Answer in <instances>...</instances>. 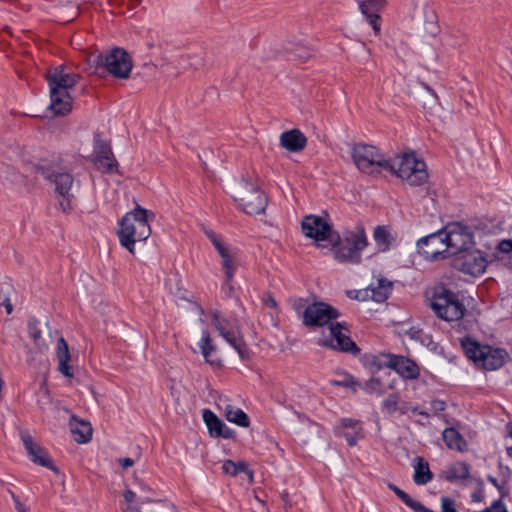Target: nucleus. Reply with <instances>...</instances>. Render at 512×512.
<instances>
[{"label": "nucleus", "instance_id": "35", "mask_svg": "<svg viewBox=\"0 0 512 512\" xmlns=\"http://www.w3.org/2000/svg\"><path fill=\"white\" fill-rule=\"evenodd\" d=\"M203 420L213 437H217L224 423L212 411L206 409L203 411Z\"/></svg>", "mask_w": 512, "mask_h": 512}, {"label": "nucleus", "instance_id": "41", "mask_svg": "<svg viewBox=\"0 0 512 512\" xmlns=\"http://www.w3.org/2000/svg\"><path fill=\"white\" fill-rule=\"evenodd\" d=\"M40 393L42 394V398L38 399V404L40 408L44 410L53 402L45 381L40 386Z\"/></svg>", "mask_w": 512, "mask_h": 512}, {"label": "nucleus", "instance_id": "64", "mask_svg": "<svg viewBox=\"0 0 512 512\" xmlns=\"http://www.w3.org/2000/svg\"><path fill=\"white\" fill-rule=\"evenodd\" d=\"M8 290V288H6ZM3 294H8V291H4L2 287H0V296H3Z\"/></svg>", "mask_w": 512, "mask_h": 512}, {"label": "nucleus", "instance_id": "56", "mask_svg": "<svg viewBox=\"0 0 512 512\" xmlns=\"http://www.w3.org/2000/svg\"><path fill=\"white\" fill-rule=\"evenodd\" d=\"M233 435H234V432L231 429L227 428L224 424L223 428L220 430V433L218 434L217 437H223V438L229 439V438H232Z\"/></svg>", "mask_w": 512, "mask_h": 512}, {"label": "nucleus", "instance_id": "4", "mask_svg": "<svg viewBox=\"0 0 512 512\" xmlns=\"http://www.w3.org/2000/svg\"><path fill=\"white\" fill-rule=\"evenodd\" d=\"M232 196L238 207L249 215L265 212L268 199L259 185L249 176L242 178L231 188Z\"/></svg>", "mask_w": 512, "mask_h": 512}, {"label": "nucleus", "instance_id": "58", "mask_svg": "<svg viewBox=\"0 0 512 512\" xmlns=\"http://www.w3.org/2000/svg\"><path fill=\"white\" fill-rule=\"evenodd\" d=\"M358 425V421H355L353 419H343L342 420V426L343 427H349V428H355Z\"/></svg>", "mask_w": 512, "mask_h": 512}, {"label": "nucleus", "instance_id": "63", "mask_svg": "<svg viewBox=\"0 0 512 512\" xmlns=\"http://www.w3.org/2000/svg\"><path fill=\"white\" fill-rule=\"evenodd\" d=\"M506 452H507L508 456L512 458V447H508L506 449Z\"/></svg>", "mask_w": 512, "mask_h": 512}, {"label": "nucleus", "instance_id": "37", "mask_svg": "<svg viewBox=\"0 0 512 512\" xmlns=\"http://www.w3.org/2000/svg\"><path fill=\"white\" fill-rule=\"evenodd\" d=\"M29 333L30 337L32 338L33 342L39 347L41 350H45L48 348L50 341V336L43 335V331L37 327L36 325H30L29 326Z\"/></svg>", "mask_w": 512, "mask_h": 512}, {"label": "nucleus", "instance_id": "5", "mask_svg": "<svg viewBox=\"0 0 512 512\" xmlns=\"http://www.w3.org/2000/svg\"><path fill=\"white\" fill-rule=\"evenodd\" d=\"M164 501L157 498L156 492L145 482L135 477L125 485L120 503L123 512H149L151 507Z\"/></svg>", "mask_w": 512, "mask_h": 512}, {"label": "nucleus", "instance_id": "11", "mask_svg": "<svg viewBox=\"0 0 512 512\" xmlns=\"http://www.w3.org/2000/svg\"><path fill=\"white\" fill-rule=\"evenodd\" d=\"M368 237L362 223H357L352 228H347L339 233L337 243H332L330 249L338 256H352L362 253L368 246Z\"/></svg>", "mask_w": 512, "mask_h": 512}, {"label": "nucleus", "instance_id": "18", "mask_svg": "<svg viewBox=\"0 0 512 512\" xmlns=\"http://www.w3.org/2000/svg\"><path fill=\"white\" fill-rule=\"evenodd\" d=\"M361 14L366 18L368 23L372 26L375 34H379L380 15L379 12L384 8L385 0H356Z\"/></svg>", "mask_w": 512, "mask_h": 512}, {"label": "nucleus", "instance_id": "28", "mask_svg": "<svg viewBox=\"0 0 512 512\" xmlns=\"http://www.w3.org/2000/svg\"><path fill=\"white\" fill-rule=\"evenodd\" d=\"M442 439L449 449L458 452L467 450V443L463 436L455 428H446L442 433Z\"/></svg>", "mask_w": 512, "mask_h": 512}, {"label": "nucleus", "instance_id": "23", "mask_svg": "<svg viewBox=\"0 0 512 512\" xmlns=\"http://www.w3.org/2000/svg\"><path fill=\"white\" fill-rule=\"evenodd\" d=\"M306 144V136L298 129L285 131L280 135V145L290 152L302 151Z\"/></svg>", "mask_w": 512, "mask_h": 512}, {"label": "nucleus", "instance_id": "17", "mask_svg": "<svg viewBox=\"0 0 512 512\" xmlns=\"http://www.w3.org/2000/svg\"><path fill=\"white\" fill-rule=\"evenodd\" d=\"M417 251L423 256H441L448 252L443 228L420 238L417 241Z\"/></svg>", "mask_w": 512, "mask_h": 512}, {"label": "nucleus", "instance_id": "16", "mask_svg": "<svg viewBox=\"0 0 512 512\" xmlns=\"http://www.w3.org/2000/svg\"><path fill=\"white\" fill-rule=\"evenodd\" d=\"M93 163L95 167L103 173H113L117 171V163L113 157L108 143L100 139L99 135L94 139Z\"/></svg>", "mask_w": 512, "mask_h": 512}, {"label": "nucleus", "instance_id": "38", "mask_svg": "<svg viewBox=\"0 0 512 512\" xmlns=\"http://www.w3.org/2000/svg\"><path fill=\"white\" fill-rule=\"evenodd\" d=\"M222 267L228 281L232 280L234 271L239 267L237 258H223Z\"/></svg>", "mask_w": 512, "mask_h": 512}, {"label": "nucleus", "instance_id": "42", "mask_svg": "<svg viewBox=\"0 0 512 512\" xmlns=\"http://www.w3.org/2000/svg\"><path fill=\"white\" fill-rule=\"evenodd\" d=\"M403 502L410 507L414 512H434L425 506H423L419 501L414 500L408 494L403 499Z\"/></svg>", "mask_w": 512, "mask_h": 512}, {"label": "nucleus", "instance_id": "60", "mask_svg": "<svg viewBox=\"0 0 512 512\" xmlns=\"http://www.w3.org/2000/svg\"><path fill=\"white\" fill-rule=\"evenodd\" d=\"M247 476L250 482H253L254 476L253 471L247 469V466L245 465V470H242Z\"/></svg>", "mask_w": 512, "mask_h": 512}, {"label": "nucleus", "instance_id": "19", "mask_svg": "<svg viewBox=\"0 0 512 512\" xmlns=\"http://www.w3.org/2000/svg\"><path fill=\"white\" fill-rule=\"evenodd\" d=\"M451 265L465 275L477 277L485 272L487 261L486 258H453Z\"/></svg>", "mask_w": 512, "mask_h": 512}, {"label": "nucleus", "instance_id": "49", "mask_svg": "<svg viewBox=\"0 0 512 512\" xmlns=\"http://www.w3.org/2000/svg\"><path fill=\"white\" fill-rule=\"evenodd\" d=\"M211 242L217 249L220 256H228V250L220 238L215 237L214 239L211 240Z\"/></svg>", "mask_w": 512, "mask_h": 512}, {"label": "nucleus", "instance_id": "7", "mask_svg": "<svg viewBox=\"0 0 512 512\" xmlns=\"http://www.w3.org/2000/svg\"><path fill=\"white\" fill-rule=\"evenodd\" d=\"M429 301L435 314L445 321H457L464 316L465 306L455 293L443 286L431 290Z\"/></svg>", "mask_w": 512, "mask_h": 512}, {"label": "nucleus", "instance_id": "36", "mask_svg": "<svg viewBox=\"0 0 512 512\" xmlns=\"http://www.w3.org/2000/svg\"><path fill=\"white\" fill-rule=\"evenodd\" d=\"M338 379H333L330 381V384L333 386H342L351 389L353 392H356L361 387V383H359L352 375L342 372L338 374Z\"/></svg>", "mask_w": 512, "mask_h": 512}, {"label": "nucleus", "instance_id": "8", "mask_svg": "<svg viewBox=\"0 0 512 512\" xmlns=\"http://www.w3.org/2000/svg\"><path fill=\"white\" fill-rule=\"evenodd\" d=\"M89 63L96 68H104L113 77L120 79H127L132 70L131 57L122 48H114L105 55L101 53L91 55Z\"/></svg>", "mask_w": 512, "mask_h": 512}, {"label": "nucleus", "instance_id": "61", "mask_svg": "<svg viewBox=\"0 0 512 512\" xmlns=\"http://www.w3.org/2000/svg\"><path fill=\"white\" fill-rule=\"evenodd\" d=\"M205 234L207 235V237H208L210 240H212V239H214L215 237H217V236H216L212 231H210V230H206V231H205Z\"/></svg>", "mask_w": 512, "mask_h": 512}, {"label": "nucleus", "instance_id": "59", "mask_svg": "<svg viewBox=\"0 0 512 512\" xmlns=\"http://www.w3.org/2000/svg\"><path fill=\"white\" fill-rule=\"evenodd\" d=\"M487 479H488V481H489L493 486H495L498 490H501V487H500V485L498 484V482H497V479H496V478H494L493 476H488V478H487Z\"/></svg>", "mask_w": 512, "mask_h": 512}, {"label": "nucleus", "instance_id": "15", "mask_svg": "<svg viewBox=\"0 0 512 512\" xmlns=\"http://www.w3.org/2000/svg\"><path fill=\"white\" fill-rule=\"evenodd\" d=\"M212 323L219 335L222 336L239 354L241 359H248L250 351L239 329L228 320L221 318L218 313L213 314Z\"/></svg>", "mask_w": 512, "mask_h": 512}, {"label": "nucleus", "instance_id": "12", "mask_svg": "<svg viewBox=\"0 0 512 512\" xmlns=\"http://www.w3.org/2000/svg\"><path fill=\"white\" fill-rule=\"evenodd\" d=\"M352 158L356 167L363 173L375 174L390 167L389 160L375 146L356 144L352 149Z\"/></svg>", "mask_w": 512, "mask_h": 512}, {"label": "nucleus", "instance_id": "26", "mask_svg": "<svg viewBox=\"0 0 512 512\" xmlns=\"http://www.w3.org/2000/svg\"><path fill=\"white\" fill-rule=\"evenodd\" d=\"M391 369L406 379H416L419 376L418 366L403 356L394 355Z\"/></svg>", "mask_w": 512, "mask_h": 512}, {"label": "nucleus", "instance_id": "29", "mask_svg": "<svg viewBox=\"0 0 512 512\" xmlns=\"http://www.w3.org/2000/svg\"><path fill=\"white\" fill-rule=\"evenodd\" d=\"M433 478V474L430 471L428 462L424 461L422 457H416L414 459V475L413 480L417 485H425L430 482Z\"/></svg>", "mask_w": 512, "mask_h": 512}, {"label": "nucleus", "instance_id": "57", "mask_svg": "<svg viewBox=\"0 0 512 512\" xmlns=\"http://www.w3.org/2000/svg\"><path fill=\"white\" fill-rule=\"evenodd\" d=\"M118 462H119V464H120L124 469H127V468L131 467V466L134 464L133 459L128 458V457H126V458H119V459H118Z\"/></svg>", "mask_w": 512, "mask_h": 512}, {"label": "nucleus", "instance_id": "55", "mask_svg": "<svg viewBox=\"0 0 512 512\" xmlns=\"http://www.w3.org/2000/svg\"><path fill=\"white\" fill-rule=\"evenodd\" d=\"M389 489H391L402 501L407 496V493L398 488L396 485L390 483L388 484Z\"/></svg>", "mask_w": 512, "mask_h": 512}, {"label": "nucleus", "instance_id": "46", "mask_svg": "<svg viewBox=\"0 0 512 512\" xmlns=\"http://www.w3.org/2000/svg\"><path fill=\"white\" fill-rule=\"evenodd\" d=\"M398 410L401 414H406L408 411H412L413 413H418L423 416H429L428 412L425 411H418L416 407H411L408 403L404 402L401 405H399Z\"/></svg>", "mask_w": 512, "mask_h": 512}, {"label": "nucleus", "instance_id": "44", "mask_svg": "<svg viewBox=\"0 0 512 512\" xmlns=\"http://www.w3.org/2000/svg\"><path fill=\"white\" fill-rule=\"evenodd\" d=\"M441 512H458L454 500L449 497H442Z\"/></svg>", "mask_w": 512, "mask_h": 512}, {"label": "nucleus", "instance_id": "40", "mask_svg": "<svg viewBox=\"0 0 512 512\" xmlns=\"http://www.w3.org/2000/svg\"><path fill=\"white\" fill-rule=\"evenodd\" d=\"M383 409L388 414H393L399 407V395L397 393L390 394L382 403Z\"/></svg>", "mask_w": 512, "mask_h": 512}, {"label": "nucleus", "instance_id": "47", "mask_svg": "<svg viewBox=\"0 0 512 512\" xmlns=\"http://www.w3.org/2000/svg\"><path fill=\"white\" fill-rule=\"evenodd\" d=\"M211 242L217 249L220 256H228V250L220 238L215 237L214 239L211 240Z\"/></svg>", "mask_w": 512, "mask_h": 512}, {"label": "nucleus", "instance_id": "24", "mask_svg": "<svg viewBox=\"0 0 512 512\" xmlns=\"http://www.w3.org/2000/svg\"><path fill=\"white\" fill-rule=\"evenodd\" d=\"M56 356L59 372L65 377L71 378L73 376L72 367L69 365L71 356L68 344L62 336L57 339Z\"/></svg>", "mask_w": 512, "mask_h": 512}, {"label": "nucleus", "instance_id": "54", "mask_svg": "<svg viewBox=\"0 0 512 512\" xmlns=\"http://www.w3.org/2000/svg\"><path fill=\"white\" fill-rule=\"evenodd\" d=\"M11 497L13 499L15 509L17 512H26L25 506L20 502V500L16 497V495L13 492H10Z\"/></svg>", "mask_w": 512, "mask_h": 512}, {"label": "nucleus", "instance_id": "27", "mask_svg": "<svg viewBox=\"0 0 512 512\" xmlns=\"http://www.w3.org/2000/svg\"><path fill=\"white\" fill-rule=\"evenodd\" d=\"M277 52L288 59L295 58L300 61H305L311 56V51L307 47L291 41L281 44Z\"/></svg>", "mask_w": 512, "mask_h": 512}, {"label": "nucleus", "instance_id": "6", "mask_svg": "<svg viewBox=\"0 0 512 512\" xmlns=\"http://www.w3.org/2000/svg\"><path fill=\"white\" fill-rule=\"evenodd\" d=\"M389 165L386 171L395 174L410 185L419 186L428 180L425 162L418 159L413 152L396 156L393 160H389Z\"/></svg>", "mask_w": 512, "mask_h": 512}, {"label": "nucleus", "instance_id": "2", "mask_svg": "<svg viewBox=\"0 0 512 512\" xmlns=\"http://www.w3.org/2000/svg\"><path fill=\"white\" fill-rule=\"evenodd\" d=\"M46 78L50 88V109L56 115H66L71 111L72 105V98L68 89L78 83L80 75L76 73H66L65 67L59 65L50 70Z\"/></svg>", "mask_w": 512, "mask_h": 512}, {"label": "nucleus", "instance_id": "34", "mask_svg": "<svg viewBox=\"0 0 512 512\" xmlns=\"http://www.w3.org/2000/svg\"><path fill=\"white\" fill-rule=\"evenodd\" d=\"M470 477V467L465 462H457L447 470L446 479L449 481L465 480Z\"/></svg>", "mask_w": 512, "mask_h": 512}, {"label": "nucleus", "instance_id": "62", "mask_svg": "<svg viewBox=\"0 0 512 512\" xmlns=\"http://www.w3.org/2000/svg\"><path fill=\"white\" fill-rule=\"evenodd\" d=\"M423 86L431 93V95L435 98V100H437L436 93L431 88H429L427 85H423Z\"/></svg>", "mask_w": 512, "mask_h": 512}, {"label": "nucleus", "instance_id": "9", "mask_svg": "<svg viewBox=\"0 0 512 512\" xmlns=\"http://www.w3.org/2000/svg\"><path fill=\"white\" fill-rule=\"evenodd\" d=\"M461 346L467 357L485 370L498 369L505 362L506 353L503 350L482 346L469 337L461 340Z\"/></svg>", "mask_w": 512, "mask_h": 512}, {"label": "nucleus", "instance_id": "43", "mask_svg": "<svg viewBox=\"0 0 512 512\" xmlns=\"http://www.w3.org/2000/svg\"><path fill=\"white\" fill-rule=\"evenodd\" d=\"M495 250L501 254L512 253V239H502L495 243Z\"/></svg>", "mask_w": 512, "mask_h": 512}, {"label": "nucleus", "instance_id": "39", "mask_svg": "<svg viewBox=\"0 0 512 512\" xmlns=\"http://www.w3.org/2000/svg\"><path fill=\"white\" fill-rule=\"evenodd\" d=\"M222 469L224 473L235 476L239 471L245 470V462L235 463L232 460H225Z\"/></svg>", "mask_w": 512, "mask_h": 512}, {"label": "nucleus", "instance_id": "45", "mask_svg": "<svg viewBox=\"0 0 512 512\" xmlns=\"http://www.w3.org/2000/svg\"><path fill=\"white\" fill-rule=\"evenodd\" d=\"M341 435L346 439L349 446H355L357 444V439L362 436L359 430L355 431L353 434L349 432H342Z\"/></svg>", "mask_w": 512, "mask_h": 512}, {"label": "nucleus", "instance_id": "21", "mask_svg": "<svg viewBox=\"0 0 512 512\" xmlns=\"http://www.w3.org/2000/svg\"><path fill=\"white\" fill-rule=\"evenodd\" d=\"M21 439L29 456L31 457V460L34 463L56 471V469L52 466L50 459L47 457L45 451L34 443L33 438L27 431L21 432Z\"/></svg>", "mask_w": 512, "mask_h": 512}, {"label": "nucleus", "instance_id": "53", "mask_svg": "<svg viewBox=\"0 0 512 512\" xmlns=\"http://www.w3.org/2000/svg\"><path fill=\"white\" fill-rule=\"evenodd\" d=\"M263 304L266 306V307H269L271 309H277L278 307V304L276 302V300L274 299V297L270 294L266 295L264 298H263Z\"/></svg>", "mask_w": 512, "mask_h": 512}, {"label": "nucleus", "instance_id": "33", "mask_svg": "<svg viewBox=\"0 0 512 512\" xmlns=\"http://www.w3.org/2000/svg\"><path fill=\"white\" fill-rule=\"evenodd\" d=\"M388 387L389 385L385 382L382 376H377L375 373H373L368 381H366L363 385L361 384L360 388L370 394L381 395L386 391Z\"/></svg>", "mask_w": 512, "mask_h": 512}, {"label": "nucleus", "instance_id": "20", "mask_svg": "<svg viewBox=\"0 0 512 512\" xmlns=\"http://www.w3.org/2000/svg\"><path fill=\"white\" fill-rule=\"evenodd\" d=\"M373 240L377 252L385 253L396 244L397 234L390 226L378 225L373 230Z\"/></svg>", "mask_w": 512, "mask_h": 512}, {"label": "nucleus", "instance_id": "3", "mask_svg": "<svg viewBox=\"0 0 512 512\" xmlns=\"http://www.w3.org/2000/svg\"><path fill=\"white\" fill-rule=\"evenodd\" d=\"M149 217L154 218V214L137 205L121 219V227L117 234L121 245L127 248L130 253H134L136 241L146 240L150 236Z\"/></svg>", "mask_w": 512, "mask_h": 512}, {"label": "nucleus", "instance_id": "13", "mask_svg": "<svg viewBox=\"0 0 512 512\" xmlns=\"http://www.w3.org/2000/svg\"><path fill=\"white\" fill-rule=\"evenodd\" d=\"M303 234L315 240L316 242H325L323 247H331L332 243H337L339 232L334 230L332 225L317 215H307L301 222Z\"/></svg>", "mask_w": 512, "mask_h": 512}, {"label": "nucleus", "instance_id": "31", "mask_svg": "<svg viewBox=\"0 0 512 512\" xmlns=\"http://www.w3.org/2000/svg\"><path fill=\"white\" fill-rule=\"evenodd\" d=\"M201 353L205 359V361L211 365L220 364V359L216 355V348L212 344V340L207 331H204L202 334L201 342H200Z\"/></svg>", "mask_w": 512, "mask_h": 512}, {"label": "nucleus", "instance_id": "48", "mask_svg": "<svg viewBox=\"0 0 512 512\" xmlns=\"http://www.w3.org/2000/svg\"><path fill=\"white\" fill-rule=\"evenodd\" d=\"M211 242L217 249L220 256H228V250L220 238L215 237L214 239L211 240Z\"/></svg>", "mask_w": 512, "mask_h": 512}, {"label": "nucleus", "instance_id": "52", "mask_svg": "<svg viewBox=\"0 0 512 512\" xmlns=\"http://www.w3.org/2000/svg\"><path fill=\"white\" fill-rule=\"evenodd\" d=\"M0 305H3L6 309L7 314H11L13 311V306L9 299V294H3V296H0Z\"/></svg>", "mask_w": 512, "mask_h": 512}, {"label": "nucleus", "instance_id": "14", "mask_svg": "<svg viewBox=\"0 0 512 512\" xmlns=\"http://www.w3.org/2000/svg\"><path fill=\"white\" fill-rule=\"evenodd\" d=\"M38 169L47 180L54 183L55 191L62 198L59 201L60 207L64 212L68 211L71 208L70 203L73 197L71 193L74 183L73 176L62 168L55 166L46 167L45 165H40Z\"/></svg>", "mask_w": 512, "mask_h": 512}, {"label": "nucleus", "instance_id": "50", "mask_svg": "<svg viewBox=\"0 0 512 512\" xmlns=\"http://www.w3.org/2000/svg\"><path fill=\"white\" fill-rule=\"evenodd\" d=\"M431 409L433 413L436 415L441 411L445 410L446 403L442 400L434 399L430 402Z\"/></svg>", "mask_w": 512, "mask_h": 512}, {"label": "nucleus", "instance_id": "51", "mask_svg": "<svg viewBox=\"0 0 512 512\" xmlns=\"http://www.w3.org/2000/svg\"><path fill=\"white\" fill-rule=\"evenodd\" d=\"M483 245L486 247V250H482L481 248H478V247H476V245H475V246H474V253H478L480 256H485V255H487L489 252L496 251V250H495V243H488V242H485Z\"/></svg>", "mask_w": 512, "mask_h": 512}, {"label": "nucleus", "instance_id": "10", "mask_svg": "<svg viewBox=\"0 0 512 512\" xmlns=\"http://www.w3.org/2000/svg\"><path fill=\"white\" fill-rule=\"evenodd\" d=\"M448 252L451 256L461 253L474 254L473 232L470 226L462 222H450L443 227Z\"/></svg>", "mask_w": 512, "mask_h": 512}, {"label": "nucleus", "instance_id": "25", "mask_svg": "<svg viewBox=\"0 0 512 512\" xmlns=\"http://www.w3.org/2000/svg\"><path fill=\"white\" fill-rule=\"evenodd\" d=\"M217 405L219 409L223 410L224 416L229 422L244 428L249 426V418L243 410L225 403L221 397L219 398Z\"/></svg>", "mask_w": 512, "mask_h": 512}, {"label": "nucleus", "instance_id": "32", "mask_svg": "<svg viewBox=\"0 0 512 512\" xmlns=\"http://www.w3.org/2000/svg\"><path fill=\"white\" fill-rule=\"evenodd\" d=\"M393 357L394 355L388 353L371 355L367 358V364L372 373H375L383 368H392Z\"/></svg>", "mask_w": 512, "mask_h": 512}, {"label": "nucleus", "instance_id": "22", "mask_svg": "<svg viewBox=\"0 0 512 512\" xmlns=\"http://www.w3.org/2000/svg\"><path fill=\"white\" fill-rule=\"evenodd\" d=\"M69 427L77 443L84 444L91 440L93 428L90 422L72 415L69 421Z\"/></svg>", "mask_w": 512, "mask_h": 512}, {"label": "nucleus", "instance_id": "1", "mask_svg": "<svg viewBox=\"0 0 512 512\" xmlns=\"http://www.w3.org/2000/svg\"><path fill=\"white\" fill-rule=\"evenodd\" d=\"M340 313L324 302H314L307 306L303 314V324L309 328L328 326L317 340L321 347L356 355L359 348L349 336V330L337 322Z\"/></svg>", "mask_w": 512, "mask_h": 512}, {"label": "nucleus", "instance_id": "30", "mask_svg": "<svg viewBox=\"0 0 512 512\" xmlns=\"http://www.w3.org/2000/svg\"><path fill=\"white\" fill-rule=\"evenodd\" d=\"M371 298L376 302H384L392 290V282L384 278H377L376 283L371 284Z\"/></svg>", "mask_w": 512, "mask_h": 512}]
</instances>
